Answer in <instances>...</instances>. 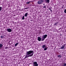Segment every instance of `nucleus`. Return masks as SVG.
I'll use <instances>...</instances> for the list:
<instances>
[{"mask_svg":"<svg viewBox=\"0 0 66 66\" xmlns=\"http://www.w3.org/2000/svg\"><path fill=\"white\" fill-rule=\"evenodd\" d=\"M63 66H66V63H64Z\"/></svg>","mask_w":66,"mask_h":66,"instance_id":"nucleus-21","label":"nucleus"},{"mask_svg":"<svg viewBox=\"0 0 66 66\" xmlns=\"http://www.w3.org/2000/svg\"><path fill=\"white\" fill-rule=\"evenodd\" d=\"M33 66H38V64L37 63V62H33Z\"/></svg>","mask_w":66,"mask_h":66,"instance_id":"nucleus-3","label":"nucleus"},{"mask_svg":"<svg viewBox=\"0 0 66 66\" xmlns=\"http://www.w3.org/2000/svg\"><path fill=\"white\" fill-rule=\"evenodd\" d=\"M43 8L46 9V5L43 6Z\"/></svg>","mask_w":66,"mask_h":66,"instance_id":"nucleus-13","label":"nucleus"},{"mask_svg":"<svg viewBox=\"0 0 66 66\" xmlns=\"http://www.w3.org/2000/svg\"><path fill=\"white\" fill-rule=\"evenodd\" d=\"M30 2H32V1H30Z\"/></svg>","mask_w":66,"mask_h":66,"instance_id":"nucleus-31","label":"nucleus"},{"mask_svg":"<svg viewBox=\"0 0 66 66\" xmlns=\"http://www.w3.org/2000/svg\"><path fill=\"white\" fill-rule=\"evenodd\" d=\"M41 39H42V38L40 37H38V41L39 42H40V41H41Z\"/></svg>","mask_w":66,"mask_h":66,"instance_id":"nucleus-8","label":"nucleus"},{"mask_svg":"<svg viewBox=\"0 0 66 66\" xmlns=\"http://www.w3.org/2000/svg\"><path fill=\"white\" fill-rule=\"evenodd\" d=\"M31 53H32V54H33L32 56L33 55L34 52L33 51H27L26 55H30V54H31Z\"/></svg>","mask_w":66,"mask_h":66,"instance_id":"nucleus-1","label":"nucleus"},{"mask_svg":"<svg viewBox=\"0 0 66 66\" xmlns=\"http://www.w3.org/2000/svg\"><path fill=\"white\" fill-rule=\"evenodd\" d=\"M2 10V7H0V11H1Z\"/></svg>","mask_w":66,"mask_h":66,"instance_id":"nucleus-22","label":"nucleus"},{"mask_svg":"<svg viewBox=\"0 0 66 66\" xmlns=\"http://www.w3.org/2000/svg\"><path fill=\"white\" fill-rule=\"evenodd\" d=\"M47 37V35H43L42 38V41H44L45 38Z\"/></svg>","mask_w":66,"mask_h":66,"instance_id":"nucleus-2","label":"nucleus"},{"mask_svg":"<svg viewBox=\"0 0 66 66\" xmlns=\"http://www.w3.org/2000/svg\"><path fill=\"white\" fill-rule=\"evenodd\" d=\"M30 1H29L26 3L27 4H29L30 3Z\"/></svg>","mask_w":66,"mask_h":66,"instance_id":"nucleus-19","label":"nucleus"},{"mask_svg":"<svg viewBox=\"0 0 66 66\" xmlns=\"http://www.w3.org/2000/svg\"><path fill=\"white\" fill-rule=\"evenodd\" d=\"M7 48H8L7 47H6L5 48V49H6Z\"/></svg>","mask_w":66,"mask_h":66,"instance_id":"nucleus-25","label":"nucleus"},{"mask_svg":"<svg viewBox=\"0 0 66 66\" xmlns=\"http://www.w3.org/2000/svg\"><path fill=\"white\" fill-rule=\"evenodd\" d=\"M52 9V7H50V8H49V10L51 12H52V10H51V9Z\"/></svg>","mask_w":66,"mask_h":66,"instance_id":"nucleus-9","label":"nucleus"},{"mask_svg":"<svg viewBox=\"0 0 66 66\" xmlns=\"http://www.w3.org/2000/svg\"><path fill=\"white\" fill-rule=\"evenodd\" d=\"M28 15V12L26 13L25 14V17H27V15Z\"/></svg>","mask_w":66,"mask_h":66,"instance_id":"nucleus-11","label":"nucleus"},{"mask_svg":"<svg viewBox=\"0 0 66 66\" xmlns=\"http://www.w3.org/2000/svg\"><path fill=\"white\" fill-rule=\"evenodd\" d=\"M58 23V22H56L54 24V26H57V24Z\"/></svg>","mask_w":66,"mask_h":66,"instance_id":"nucleus-14","label":"nucleus"},{"mask_svg":"<svg viewBox=\"0 0 66 66\" xmlns=\"http://www.w3.org/2000/svg\"><path fill=\"white\" fill-rule=\"evenodd\" d=\"M57 57H59L60 59H61V57H62V56L61 55H58L57 56Z\"/></svg>","mask_w":66,"mask_h":66,"instance_id":"nucleus-16","label":"nucleus"},{"mask_svg":"<svg viewBox=\"0 0 66 66\" xmlns=\"http://www.w3.org/2000/svg\"><path fill=\"white\" fill-rule=\"evenodd\" d=\"M46 47V45H43L42 47L43 48H45Z\"/></svg>","mask_w":66,"mask_h":66,"instance_id":"nucleus-10","label":"nucleus"},{"mask_svg":"<svg viewBox=\"0 0 66 66\" xmlns=\"http://www.w3.org/2000/svg\"><path fill=\"white\" fill-rule=\"evenodd\" d=\"M2 46H3L2 44H0V48H1L2 47Z\"/></svg>","mask_w":66,"mask_h":66,"instance_id":"nucleus-17","label":"nucleus"},{"mask_svg":"<svg viewBox=\"0 0 66 66\" xmlns=\"http://www.w3.org/2000/svg\"><path fill=\"white\" fill-rule=\"evenodd\" d=\"M6 30L8 32H12V29L10 28H8Z\"/></svg>","mask_w":66,"mask_h":66,"instance_id":"nucleus-5","label":"nucleus"},{"mask_svg":"<svg viewBox=\"0 0 66 66\" xmlns=\"http://www.w3.org/2000/svg\"><path fill=\"white\" fill-rule=\"evenodd\" d=\"M28 9V8H24V10H27V9Z\"/></svg>","mask_w":66,"mask_h":66,"instance_id":"nucleus-23","label":"nucleus"},{"mask_svg":"<svg viewBox=\"0 0 66 66\" xmlns=\"http://www.w3.org/2000/svg\"><path fill=\"white\" fill-rule=\"evenodd\" d=\"M1 38H2V39L3 38V36H1Z\"/></svg>","mask_w":66,"mask_h":66,"instance_id":"nucleus-24","label":"nucleus"},{"mask_svg":"<svg viewBox=\"0 0 66 66\" xmlns=\"http://www.w3.org/2000/svg\"><path fill=\"white\" fill-rule=\"evenodd\" d=\"M61 28H60L59 29V30H61Z\"/></svg>","mask_w":66,"mask_h":66,"instance_id":"nucleus-28","label":"nucleus"},{"mask_svg":"<svg viewBox=\"0 0 66 66\" xmlns=\"http://www.w3.org/2000/svg\"><path fill=\"white\" fill-rule=\"evenodd\" d=\"M47 49H48V47H46L45 48L44 50H45V51H46V50H47Z\"/></svg>","mask_w":66,"mask_h":66,"instance_id":"nucleus-12","label":"nucleus"},{"mask_svg":"<svg viewBox=\"0 0 66 66\" xmlns=\"http://www.w3.org/2000/svg\"><path fill=\"white\" fill-rule=\"evenodd\" d=\"M33 56V54H31L30 55H29L28 56L26 55V58H28V57H31V56Z\"/></svg>","mask_w":66,"mask_h":66,"instance_id":"nucleus-4","label":"nucleus"},{"mask_svg":"<svg viewBox=\"0 0 66 66\" xmlns=\"http://www.w3.org/2000/svg\"><path fill=\"white\" fill-rule=\"evenodd\" d=\"M22 20H24V16H23L22 17Z\"/></svg>","mask_w":66,"mask_h":66,"instance_id":"nucleus-18","label":"nucleus"},{"mask_svg":"<svg viewBox=\"0 0 66 66\" xmlns=\"http://www.w3.org/2000/svg\"><path fill=\"white\" fill-rule=\"evenodd\" d=\"M64 13H65V14H66V9H64Z\"/></svg>","mask_w":66,"mask_h":66,"instance_id":"nucleus-20","label":"nucleus"},{"mask_svg":"<svg viewBox=\"0 0 66 66\" xmlns=\"http://www.w3.org/2000/svg\"><path fill=\"white\" fill-rule=\"evenodd\" d=\"M65 45H66V44H64L62 46V47L60 48L61 49H64V48L65 47Z\"/></svg>","mask_w":66,"mask_h":66,"instance_id":"nucleus-6","label":"nucleus"},{"mask_svg":"<svg viewBox=\"0 0 66 66\" xmlns=\"http://www.w3.org/2000/svg\"><path fill=\"white\" fill-rule=\"evenodd\" d=\"M45 1V2L49 3L50 2V0H44Z\"/></svg>","mask_w":66,"mask_h":66,"instance_id":"nucleus-7","label":"nucleus"},{"mask_svg":"<svg viewBox=\"0 0 66 66\" xmlns=\"http://www.w3.org/2000/svg\"><path fill=\"white\" fill-rule=\"evenodd\" d=\"M62 9H63V8H64V6H63L62 7Z\"/></svg>","mask_w":66,"mask_h":66,"instance_id":"nucleus-26","label":"nucleus"},{"mask_svg":"<svg viewBox=\"0 0 66 66\" xmlns=\"http://www.w3.org/2000/svg\"><path fill=\"white\" fill-rule=\"evenodd\" d=\"M19 44V43H17L15 44V47H16V46H17Z\"/></svg>","mask_w":66,"mask_h":66,"instance_id":"nucleus-15","label":"nucleus"},{"mask_svg":"<svg viewBox=\"0 0 66 66\" xmlns=\"http://www.w3.org/2000/svg\"><path fill=\"white\" fill-rule=\"evenodd\" d=\"M43 5H45V4H43Z\"/></svg>","mask_w":66,"mask_h":66,"instance_id":"nucleus-29","label":"nucleus"},{"mask_svg":"<svg viewBox=\"0 0 66 66\" xmlns=\"http://www.w3.org/2000/svg\"><path fill=\"white\" fill-rule=\"evenodd\" d=\"M40 17H41V16H40Z\"/></svg>","mask_w":66,"mask_h":66,"instance_id":"nucleus-30","label":"nucleus"},{"mask_svg":"<svg viewBox=\"0 0 66 66\" xmlns=\"http://www.w3.org/2000/svg\"><path fill=\"white\" fill-rule=\"evenodd\" d=\"M26 58H27L26 57H25L24 58V59H26Z\"/></svg>","mask_w":66,"mask_h":66,"instance_id":"nucleus-27","label":"nucleus"}]
</instances>
